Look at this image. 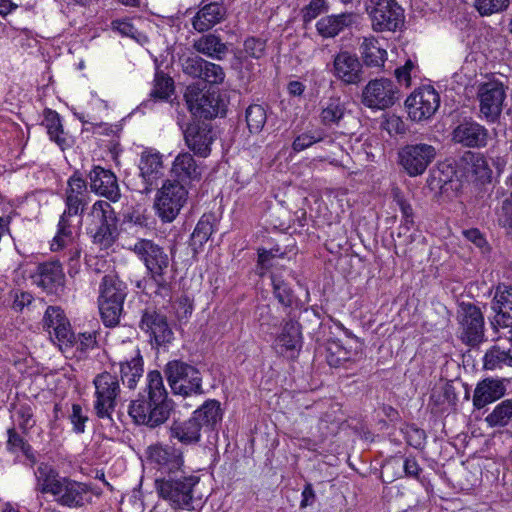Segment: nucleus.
I'll return each mask as SVG.
<instances>
[{
    "label": "nucleus",
    "instance_id": "1",
    "mask_svg": "<svg viewBox=\"0 0 512 512\" xmlns=\"http://www.w3.org/2000/svg\"><path fill=\"white\" fill-rule=\"evenodd\" d=\"M172 410L173 401L168 398L162 374L149 371L144 389L129 405L130 417L138 425L156 428L168 420Z\"/></svg>",
    "mask_w": 512,
    "mask_h": 512
},
{
    "label": "nucleus",
    "instance_id": "2",
    "mask_svg": "<svg viewBox=\"0 0 512 512\" xmlns=\"http://www.w3.org/2000/svg\"><path fill=\"white\" fill-rule=\"evenodd\" d=\"M35 478V490L51 495L61 507L80 510L92 503L89 484L62 476L49 464L40 463L35 470Z\"/></svg>",
    "mask_w": 512,
    "mask_h": 512
},
{
    "label": "nucleus",
    "instance_id": "3",
    "mask_svg": "<svg viewBox=\"0 0 512 512\" xmlns=\"http://www.w3.org/2000/svg\"><path fill=\"white\" fill-rule=\"evenodd\" d=\"M89 201L87 182L80 173L75 172L67 181L64 195L65 210L59 218L56 235L51 241V251L57 252L72 244L75 229L72 217L81 216Z\"/></svg>",
    "mask_w": 512,
    "mask_h": 512
},
{
    "label": "nucleus",
    "instance_id": "4",
    "mask_svg": "<svg viewBox=\"0 0 512 512\" xmlns=\"http://www.w3.org/2000/svg\"><path fill=\"white\" fill-rule=\"evenodd\" d=\"M131 250L147 271L144 291L147 294L168 295L171 284L170 258L165 249L153 240L138 239Z\"/></svg>",
    "mask_w": 512,
    "mask_h": 512
},
{
    "label": "nucleus",
    "instance_id": "5",
    "mask_svg": "<svg viewBox=\"0 0 512 512\" xmlns=\"http://www.w3.org/2000/svg\"><path fill=\"white\" fill-rule=\"evenodd\" d=\"M200 477L194 474L180 473L162 476L156 479L157 492L175 510H193L194 493Z\"/></svg>",
    "mask_w": 512,
    "mask_h": 512
},
{
    "label": "nucleus",
    "instance_id": "6",
    "mask_svg": "<svg viewBox=\"0 0 512 512\" xmlns=\"http://www.w3.org/2000/svg\"><path fill=\"white\" fill-rule=\"evenodd\" d=\"M88 233L93 243L101 248L111 247L117 239L118 218L111 204L104 200L96 201L88 214Z\"/></svg>",
    "mask_w": 512,
    "mask_h": 512
},
{
    "label": "nucleus",
    "instance_id": "7",
    "mask_svg": "<svg viewBox=\"0 0 512 512\" xmlns=\"http://www.w3.org/2000/svg\"><path fill=\"white\" fill-rule=\"evenodd\" d=\"M164 374L174 394L188 396L202 393V376L193 365L172 360L165 365Z\"/></svg>",
    "mask_w": 512,
    "mask_h": 512
},
{
    "label": "nucleus",
    "instance_id": "8",
    "mask_svg": "<svg viewBox=\"0 0 512 512\" xmlns=\"http://www.w3.org/2000/svg\"><path fill=\"white\" fill-rule=\"evenodd\" d=\"M184 98L189 111L196 118L211 120L226 113V103L219 91L203 90L190 85L186 89Z\"/></svg>",
    "mask_w": 512,
    "mask_h": 512
},
{
    "label": "nucleus",
    "instance_id": "9",
    "mask_svg": "<svg viewBox=\"0 0 512 512\" xmlns=\"http://www.w3.org/2000/svg\"><path fill=\"white\" fill-rule=\"evenodd\" d=\"M187 200L188 188L178 181L167 179L156 195V213L162 222L170 223L179 215Z\"/></svg>",
    "mask_w": 512,
    "mask_h": 512
},
{
    "label": "nucleus",
    "instance_id": "10",
    "mask_svg": "<svg viewBox=\"0 0 512 512\" xmlns=\"http://www.w3.org/2000/svg\"><path fill=\"white\" fill-rule=\"evenodd\" d=\"M365 6L376 32H394L404 24V9L396 0H367Z\"/></svg>",
    "mask_w": 512,
    "mask_h": 512
},
{
    "label": "nucleus",
    "instance_id": "11",
    "mask_svg": "<svg viewBox=\"0 0 512 512\" xmlns=\"http://www.w3.org/2000/svg\"><path fill=\"white\" fill-rule=\"evenodd\" d=\"M93 384L95 386L94 410L96 415L101 419L112 420V412L121 392L117 376L103 372L94 378Z\"/></svg>",
    "mask_w": 512,
    "mask_h": 512
},
{
    "label": "nucleus",
    "instance_id": "12",
    "mask_svg": "<svg viewBox=\"0 0 512 512\" xmlns=\"http://www.w3.org/2000/svg\"><path fill=\"white\" fill-rule=\"evenodd\" d=\"M436 148L427 143H411L399 149L398 163L410 176L422 175L436 158Z\"/></svg>",
    "mask_w": 512,
    "mask_h": 512
},
{
    "label": "nucleus",
    "instance_id": "13",
    "mask_svg": "<svg viewBox=\"0 0 512 512\" xmlns=\"http://www.w3.org/2000/svg\"><path fill=\"white\" fill-rule=\"evenodd\" d=\"M400 92L397 85L389 78L370 80L362 90L361 101L370 109L385 110L399 100Z\"/></svg>",
    "mask_w": 512,
    "mask_h": 512
},
{
    "label": "nucleus",
    "instance_id": "14",
    "mask_svg": "<svg viewBox=\"0 0 512 512\" xmlns=\"http://www.w3.org/2000/svg\"><path fill=\"white\" fill-rule=\"evenodd\" d=\"M32 284L50 295H59L64 291L65 273L57 260L38 263L29 275Z\"/></svg>",
    "mask_w": 512,
    "mask_h": 512
},
{
    "label": "nucleus",
    "instance_id": "15",
    "mask_svg": "<svg viewBox=\"0 0 512 512\" xmlns=\"http://www.w3.org/2000/svg\"><path fill=\"white\" fill-rule=\"evenodd\" d=\"M186 146L194 155L207 158L211 146L217 138V132L210 122L193 120L183 130Z\"/></svg>",
    "mask_w": 512,
    "mask_h": 512
},
{
    "label": "nucleus",
    "instance_id": "16",
    "mask_svg": "<svg viewBox=\"0 0 512 512\" xmlns=\"http://www.w3.org/2000/svg\"><path fill=\"white\" fill-rule=\"evenodd\" d=\"M175 445L158 443L149 446L147 449L148 459L163 476L183 471V451Z\"/></svg>",
    "mask_w": 512,
    "mask_h": 512
},
{
    "label": "nucleus",
    "instance_id": "17",
    "mask_svg": "<svg viewBox=\"0 0 512 512\" xmlns=\"http://www.w3.org/2000/svg\"><path fill=\"white\" fill-rule=\"evenodd\" d=\"M460 339L463 343L476 346L484 338V317L481 310L471 304L463 303L458 314Z\"/></svg>",
    "mask_w": 512,
    "mask_h": 512
},
{
    "label": "nucleus",
    "instance_id": "18",
    "mask_svg": "<svg viewBox=\"0 0 512 512\" xmlns=\"http://www.w3.org/2000/svg\"><path fill=\"white\" fill-rule=\"evenodd\" d=\"M409 117L413 121L430 119L440 105L439 94L431 86L416 89L405 101Z\"/></svg>",
    "mask_w": 512,
    "mask_h": 512
},
{
    "label": "nucleus",
    "instance_id": "19",
    "mask_svg": "<svg viewBox=\"0 0 512 512\" xmlns=\"http://www.w3.org/2000/svg\"><path fill=\"white\" fill-rule=\"evenodd\" d=\"M140 329L148 334L151 344L163 346L174 339V333L165 314L155 308H146L139 323Z\"/></svg>",
    "mask_w": 512,
    "mask_h": 512
},
{
    "label": "nucleus",
    "instance_id": "20",
    "mask_svg": "<svg viewBox=\"0 0 512 512\" xmlns=\"http://www.w3.org/2000/svg\"><path fill=\"white\" fill-rule=\"evenodd\" d=\"M477 96L480 102V112L489 120L495 121L502 112L506 98L502 82L490 80L479 85Z\"/></svg>",
    "mask_w": 512,
    "mask_h": 512
},
{
    "label": "nucleus",
    "instance_id": "21",
    "mask_svg": "<svg viewBox=\"0 0 512 512\" xmlns=\"http://www.w3.org/2000/svg\"><path fill=\"white\" fill-rule=\"evenodd\" d=\"M332 73L345 85H357L363 81V64L356 54L340 51L334 56Z\"/></svg>",
    "mask_w": 512,
    "mask_h": 512
},
{
    "label": "nucleus",
    "instance_id": "22",
    "mask_svg": "<svg viewBox=\"0 0 512 512\" xmlns=\"http://www.w3.org/2000/svg\"><path fill=\"white\" fill-rule=\"evenodd\" d=\"M139 170L143 180L141 191L148 193L158 186L164 176L163 156L152 149L144 150L140 156Z\"/></svg>",
    "mask_w": 512,
    "mask_h": 512
},
{
    "label": "nucleus",
    "instance_id": "23",
    "mask_svg": "<svg viewBox=\"0 0 512 512\" xmlns=\"http://www.w3.org/2000/svg\"><path fill=\"white\" fill-rule=\"evenodd\" d=\"M90 189L95 194L105 197L111 202H117L120 197V188L116 175L109 169L94 166L88 173Z\"/></svg>",
    "mask_w": 512,
    "mask_h": 512
},
{
    "label": "nucleus",
    "instance_id": "24",
    "mask_svg": "<svg viewBox=\"0 0 512 512\" xmlns=\"http://www.w3.org/2000/svg\"><path fill=\"white\" fill-rule=\"evenodd\" d=\"M452 141L469 148L485 147L488 130L474 120H463L452 131Z\"/></svg>",
    "mask_w": 512,
    "mask_h": 512
},
{
    "label": "nucleus",
    "instance_id": "25",
    "mask_svg": "<svg viewBox=\"0 0 512 512\" xmlns=\"http://www.w3.org/2000/svg\"><path fill=\"white\" fill-rule=\"evenodd\" d=\"M226 12V7L222 2L203 0L199 10L192 18V26L199 33L209 31L224 20Z\"/></svg>",
    "mask_w": 512,
    "mask_h": 512
},
{
    "label": "nucleus",
    "instance_id": "26",
    "mask_svg": "<svg viewBox=\"0 0 512 512\" xmlns=\"http://www.w3.org/2000/svg\"><path fill=\"white\" fill-rule=\"evenodd\" d=\"M43 328L50 337H55L60 343L74 339L69 320L64 311L58 306H48L43 317Z\"/></svg>",
    "mask_w": 512,
    "mask_h": 512
},
{
    "label": "nucleus",
    "instance_id": "27",
    "mask_svg": "<svg viewBox=\"0 0 512 512\" xmlns=\"http://www.w3.org/2000/svg\"><path fill=\"white\" fill-rule=\"evenodd\" d=\"M191 418L181 421L174 420L168 427V438L171 444H180V448L195 446L201 441L202 431Z\"/></svg>",
    "mask_w": 512,
    "mask_h": 512
},
{
    "label": "nucleus",
    "instance_id": "28",
    "mask_svg": "<svg viewBox=\"0 0 512 512\" xmlns=\"http://www.w3.org/2000/svg\"><path fill=\"white\" fill-rule=\"evenodd\" d=\"M505 393L504 379L485 378L476 385L472 399L473 406L480 410L502 398Z\"/></svg>",
    "mask_w": 512,
    "mask_h": 512
},
{
    "label": "nucleus",
    "instance_id": "29",
    "mask_svg": "<svg viewBox=\"0 0 512 512\" xmlns=\"http://www.w3.org/2000/svg\"><path fill=\"white\" fill-rule=\"evenodd\" d=\"M361 357V344L357 340H355V347H347L339 340H333L327 343L326 361L331 367L348 368V363L356 362Z\"/></svg>",
    "mask_w": 512,
    "mask_h": 512
},
{
    "label": "nucleus",
    "instance_id": "30",
    "mask_svg": "<svg viewBox=\"0 0 512 512\" xmlns=\"http://www.w3.org/2000/svg\"><path fill=\"white\" fill-rule=\"evenodd\" d=\"M171 173L175 177V179H171L172 181H178L186 187L191 182L199 181L201 179V169L196 163L193 155L189 152L180 153L175 158Z\"/></svg>",
    "mask_w": 512,
    "mask_h": 512
},
{
    "label": "nucleus",
    "instance_id": "31",
    "mask_svg": "<svg viewBox=\"0 0 512 512\" xmlns=\"http://www.w3.org/2000/svg\"><path fill=\"white\" fill-rule=\"evenodd\" d=\"M356 21L354 13H340L324 16L316 22L317 33L323 38H334Z\"/></svg>",
    "mask_w": 512,
    "mask_h": 512
},
{
    "label": "nucleus",
    "instance_id": "32",
    "mask_svg": "<svg viewBox=\"0 0 512 512\" xmlns=\"http://www.w3.org/2000/svg\"><path fill=\"white\" fill-rule=\"evenodd\" d=\"M223 412L220 403L217 400H206L190 417L197 424L202 432H211L216 430L221 422Z\"/></svg>",
    "mask_w": 512,
    "mask_h": 512
},
{
    "label": "nucleus",
    "instance_id": "33",
    "mask_svg": "<svg viewBox=\"0 0 512 512\" xmlns=\"http://www.w3.org/2000/svg\"><path fill=\"white\" fill-rule=\"evenodd\" d=\"M360 54L363 64L368 68L380 72L387 60V51L380 40L375 37H365L360 45Z\"/></svg>",
    "mask_w": 512,
    "mask_h": 512
},
{
    "label": "nucleus",
    "instance_id": "34",
    "mask_svg": "<svg viewBox=\"0 0 512 512\" xmlns=\"http://www.w3.org/2000/svg\"><path fill=\"white\" fill-rule=\"evenodd\" d=\"M143 358L138 349H134L130 358L119 361V372L124 386L133 390L143 376Z\"/></svg>",
    "mask_w": 512,
    "mask_h": 512
},
{
    "label": "nucleus",
    "instance_id": "35",
    "mask_svg": "<svg viewBox=\"0 0 512 512\" xmlns=\"http://www.w3.org/2000/svg\"><path fill=\"white\" fill-rule=\"evenodd\" d=\"M301 347L300 325L294 320H288L283 324L281 333L275 339L274 348L279 354L294 352Z\"/></svg>",
    "mask_w": 512,
    "mask_h": 512
},
{
    "label": "nucleus",
    "instance_id": "36",
    "mask_svg": "<svg viewBox=\"0 0 512 512\" xmlns=\"http://www.w3.org/2000/svg\"><path fill=\"white\" fill-rule=\"evenodd\" d=\"M194 49L207 57L221 60L227 53L228 48L221 38L215 34L209 33L201 36L193 43Z\"/></svg>",
    "mask_w": 512,
    "mask_h": 512
},
{
    "label": "nucleus",
    "instance_id": "37",
    "mask_svg": "<svg viewBox=\"0 0 512 512\" xmlns=\"http://www.w3.org/2000/svg\"><path fill=\"white\" fill-rule=\"evenodd\" d=\"M457 401V392L451 381L436 384L431 391L430 403L440 410L455 406Z\"/></svg>",
    "mask_w": 512,
    "mask_h": 512
},
{
    "label": "nucleus",
    "instance_id": "38",
    "mask_svg": "<svg viewBox=\"0 0 512 512\" xmlns=\"http://www.w3.org/2000/svg\"><path fill=\"white\" fill-rule=\"evenodd\" d=\"M346 113L345 103L339 98H330L322 103L319 115L324 126L332 127L339 125Z\"/></svg>",
    "mask_w": 512,
    "mask_h": 512
},
{
    "label": "nucleus",
    "instance_id": "39",
    "mask_svg": "<svg viewBox=\"0 0 512 512\" xmlns=\"http://www.w3.org/2000/svg\"><path fill=\"white\" fill-rule=\"evenodd\" d=\"M483 367L486 370H497L512 367V353L500 344L488 349L483 358Z\"/></svg>",
    "mask_w": 512,
    "mask_h": 512
},
{
    "label": "nucleus",
    "instance_id": "40",
    "mask_svg": "<svg viewBox=\"0 0 512 512\" xmlns=\"http://www.w3.org/2000/svg\"><path fill=\"white\" fill-rule=\"evenodd\" d=\"M126 297L125 287L122 282L112 275H105L100 285L99 302H123Z\"/></svg>",
    "mask_w": 512,
    "mask_h": 512
},
{
    "label": "nucleus",
    "instance_id": "41",
    "mask_svg": "<svg viewBox=\"0 0 512 512\" xmlns=\"http://www.w3.org/2000/svg\"><path fill=\"white\" fill-rule=\"evenodd\" d=\"M42 125L46 128L50 140L61 148L67 145L66 133L63 130L60 115L56 111L45 109Z\"/></svg>",
    "mask_w": 512,
    "mask_h": 512
},
{
    "label": "nucleus",
    "instance_id": "42",
    "mask_svg": "<svg viewBox=\"0 0 512 512\" xmlns=\"http://www.w3.org/2000/svg\"><path fill=\"white\" fill-rule=\"evenodd\" d=\"M215 215L203 214L191 235L192 245L202 247L215 231Z\"/></svg>",
    "mask_w": 512,
    "mask_h": 512
},
{
    "label": "nucleus",
    "instance_id": "43",
    "mask_svg": "<svg viewBox=\"0 0 512 512\" xmlns=\"http://www.w3.org/2000/svg\"><path fill=\"white\" fill-rule=\"evenodd\" d=\"M490 427H512V399H507L494 407L485 418Z\"/></svg>",
    "mask_w": 512,
    "mask_h": 512
},
{
    "label": "nucleus",
    "instance_id": "44",
    "mask_svg": "<svg viewBox=\"0 0 512 512\" xmlns=\"http://www.w3.org/2000/svg\"><path fill=\"white\" fill-rule=\"evenodd\" d=\"M273 295L284 307H292L296 302V296L287 282H285L275 271L271 272Z\"/></svg>",
    "mask_w": 512,
    "mask_h": 512
},
{
    "label": "nucleus",
    "instance_id": "45",
    "mask_svg": "<svg viewBox=\"0 0 512 512\" xmlns=\"http://www.w3.org/2000/svg\"><path fill=\"white\" fill-rule=\"evenodd\" d=\"M464 160L470 166V171L478 180L484 182L490 179L491 170L488 166L487 160L482 154L466 152Z\"/></svg>",
    "mask_w": 512,
    "mask_h": 512
},
{
    "label": "nucleus",
    "instance_id": "46",
    "mask_svg": "<svg viewBox=\"0 0 512 512\" xmlns=\"http://www.w3.org/2000/svg\"><path fill=\"white\" fill-rule=\"evenodd\" d=\"M285 253L279 247L272 249H258V269L259 275L263 276L266 271L273 269L278 265L279 259L284 258Z\"/></svg>",
    "mask_w": 512,
    "mask_h": 512
},
{
    "label": "nucleus",
    "instance_id": "47",
    "mask_svg": "<svg viewBox=\"0 0 512 512\" xmlns=\"http://www.w3.org/2000/svg\"><path fill=\"white\" fill-rule=\"evenodd\" d=\"M174 91L173 79L162 71H157L154 78V86L150 96L155 99L166 100Z\"/></svg>",
    "mask_w": 512,
    "mask_h": 512
},
{
    "label": "nucleus",
    "instance_id": "48",
    "mask_svg": "<svg viewBox=\"0 0 512 512\" xmlns=\"http://www.w3.org/2000/svg\"><path fill=\"white\" fill-rule=\"evenodd\" d=\"M123 302H99V311L105 326L115 327L119 324L120 317L123 311Z\"/></svg>",
    "mask_w": 512,
    "mask_h": 512
},
{
    "label": "nucleus",
    "instance_id": "49",
    "mask_svg": "<svg viewBox=\"0 0 512 512\" xmlns=\"http://www.w3.org/2000/svg\"><path fill=\"white\" fill-rule=\"evenodd\" d=\"M246 122L251 133L262 131L266 121L267 114L265 109L258 104H252L246 109Z\"/></svg>",
    "mask_w": 512,
    "mask_h": 512
},
{
    "label": "nucleus",
    "instance_id": "50",
    "mask_svg": "<svg viewBox=\"0 0 512 512\" xmlns=\"http://www.w3.org/2000/svg\"><path fill=\"white\" fill-rule=\"evenodd\" d=\"M7 450L12 453L21 451L26 457H30L32 454V448L23 436L16 431L15 428H9L7 431Z\"/></svg>",
    "mask_w": 512,
    "mask_h": 512
},
{
    "label": "nucleus",
    "instance_id": "51",
    "mask_svg": "<svg viewBox=\"0 0 512 512\" xmlns=\"http://www.w3.org/2000/svg\"><path fill=\"white\" fill-rule=\"evenodd\" d=\"M501 306L503 310H512V287L500 284L497 286L494 298L492 300V310H498Z\"/></svg>",
    "mask_w": 512,
    "mask_h": 512
},
{
    "label": "nucleus",
    "instance_id": "52",
    "mask_svg": "<svg viewBox=\"0 0 512 512\" xmlns=\"http://www.w3.org/2000/svg\"><path fill=\"white\" fill-rule=\"evenodd\" d=\"M329 9L326 0H311L302 10V19L304 23H309L320 14L327 12Z\"/></svg>",
    "mask_w": 512,
    "mask_h": 512
},
{
    "label": "nucleus",
    "instance_id": "53",
    "mask_svg": "<svg viewBox=\"0 0 512 512\" xmlns=\"http://www.w3.org/2000/svg\"><path fill=\"white\" fill-rule=\"evenodd\" d=\"M206 60L198 55L190 56L182 61V70L185 74L194 78H200L202 75L203 67H205Z\"/></svg>",
    "mask_w": 512,
    "mask_h": 512
},
{
    "label": "nucleus",
    "instance_id": "54",
    "mask_svg": "<svg viewBox=\"0 0 512 512\" xmlns=\"http://www.w3.org/2000/svg\"><path fill=\"white\" fill-rule=\"evenodd\" d=\"M509 0H475V7L481 15H491L508 7Z\"/></svg>",
    "mask_w": 512,
    "mask_h": 512
},
{
    "label": "nucleus",
    "instance_id": "55",
    "mask_svg": "<svg viewBox=\"0 0 512 512\" xmlns=\"http://www.w3.org/2000/svg\"><path fill=\"white\" fill-rule=\"evenodd\" d=\"M266 41L261 38L249 37L244 42V53L246 56L260 59L265 55Z\"/></svg>",
    "mask_w": 512,
    "mask_h": 512
},
{
    "label": "nucleus",
    "instance_id": "56",
    "mask_svg": "<svg viewBox=\"0 0 512 512\" xmlns=\"http://www.w3.org/2000/svg\"><path fill=\"white\" fill-rule=\"evenodd\" d=\"M63 344H70L71 346H76L77 349L81 351H86L88 349H92L96 345V332H84V333H74V339H70V341L63 342Z\"/></svg>",
    "mask_w": 512,
    "mask_h": 512
},
{
    "label": "nucleus",
    "instance_id": "57",
    "mask_svg": "<svg viewBox=\"0 0 512 512\" xmlns=\"http://www.w3.org/2000/svg\"><path fill=\"white\" fill-rule=\"evenodd\" d=\"M224 78L225 73L220 65L206 61L201 79L210 84H219L223 82Z\"/></svg>",
    "mask_w": 512,
    "mask_h": 512
},
{
    "label": "nucleus",
    "instance_id": "58",
    "mask_svg": "<svg viewBox=\"0 0 512 512\" xmlns=\"http://www.w3.org/2000/svg\"><path fill=\"white\" fill-rule=\"evenodd\" d=\"M498 223L505 228L507 233H512V192L502 202L501 209L498 213Z\"/></svg>",
    "mask_w": 512,
    "mask_h": 512
},
{
    "label": "nucleus",
    "instance_id": "59",
    "mask_svg": "<svg viewBox=\"0 0 512 512\" xmlns=\"http://www.w3.org/2000/svg\"><path fill=\"white\" fill-rule=\"evenodd\" d=\"M322 137L319 133L315 132H306L295 138L292 144V148L296 152H300L309 148L314 143L320 142Z\"/></svg>",
    "mask_w": 512,
    "mask_h": 512
},
{
    "label": "nucleus",
    "instance_id": "60",
    "mask_svg": "<svg viewBox=\"0 0 512 512\" xmlns=\"http://www.w3.org/2000/svg\"><path fill=\"white\" fill-rule=\"evenodd\" d=\"M69 419L73 425V431L77 434L84 433L85 424L88 421V416L83 413V409L79 404L72 405V413Z\"/></svg>",
    "mask_w": 512,
    "mask_h": 512
},
{
    "label": "nucleus",
    "instance_id": "61",
    "mask_svg": "<svg viewBox=\"0 0 512 512\" xmlns=\"http://www.w3.org/2000/svg\"><path fill=\"white\" fill-rule=\"evenodd\" d=\"M396 202L400 208V211L402 213L403 223L401 225V228L406 229L407 231L410 230L411 226L414 225V212L411 204L405 200L403 197L397 196Z\"/></svg>",
    "mask_w": 512,
    "mask_h": 512
},
{
    "label": "nucleus",
    "instance_id": "62",
    "mask_svg": "<svg viewBox=\"0 0 512 512\" xmlns=\"http://www.w3.org/2000/svg\"><path fill=\"white\" fill-rule=\"evenodd\" d=\"M498 310H493L495 312L494 319L492 321V325L495 329L498 328H511L512 327V310H503L501 306H497Z\"/></svg>",
    "mask_w": 512,
    "mask_h": 512
},
{
    "label": "nucleus",
    "instance_id": "63",
    "mask_svg": "<svg viewBox=\"0 0 512 512\" xmlns=\"http://www.w3.org/2000/svg\"><path fill=\"white\" fill-rule=\"evenodd\" d=\"M413 69H415V64L410 59L403 66L398 67L394 72L398 83L409 87L411 85V72Z\"/></svg>",
    "mask_w": 512,
    "mask_h": 512
},
{
    "label": "nucleus",
    "instance_id": "64",
    "mask_svg": "<svg viewBox=\"0 0 512 512\" xmlns=\"http://www.w3.org/2000/svg\"><path fill=\"white\" fill-rule=\"evenodd\" d=\"M34 300V297L29 292H19L14 296L12 308L16 312H21L25 307H28Z\"/></svg>",
    "mask_w": 512,
    "mask_h": 512
}]
</instances>
